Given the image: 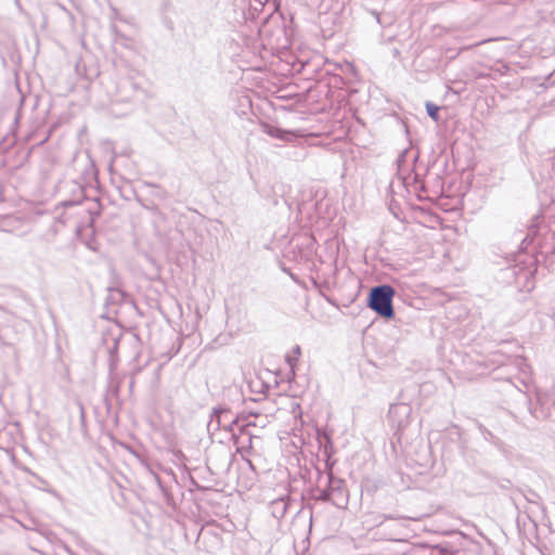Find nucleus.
Wrapping results in <instances>:
<instances>
[{
	"label": "nucleus",
	"instance_id": "nucleus-1",
	"mask_svg": "<svg viewBox=\"0 0 555 555\" xmlns=\"http://www.w3.org/2000/svg\"><path fill=\"white\" fill-rule=\"evenodd\" d=\"M395 289L388 284L375 286L371 289L367 298V306L378 315L385 319H392L395 315L392 298Z\"/></svg>",
	"mask_w": 555,
	"mask_h": 555
},
{
	"label": "nucleus",
	"instance_id": "nucleus-2",
	"mask_svg": "<svg viewBox=\"0 0 555 555\" xmlns=\"http://www.w3.org/2000/svg\"><path fill=\"white\" fill-rule=\"evenodd\" d=\"M313 498L322 502H331L337 507H345L348 503V493L345 488V481L334 477L333 473L327 474V487L318 489Z\"/></svg>",
	"mask_w": 555,
	"mask_h": 555
},
{
	"label": "nucleus",
	"instance_id": "nucleus-3",
	"mask_svg": "<svg viewBox=\"0 0 555 555\" xmlns=\"http://www.w3.org/2000/svg\"><path fill=\"white\" fill-rule=\"evenodd\" d=\"M378 534L388 541L404 544L408 542V529L403 522L391 517L388 521H378L376 524Z\"/></svg>",
	"mask_w": 555,
	"mask_h": 555
},
{
	"label": "nucleus",
	"instance_id": "nucleus-4",
	"mask_svg": "<svg viewBox=\"0 0 555 555\" xmlns=\"http://www.w3.org/2000/svg\"><path fill=\"white\" fill-rule=\"evenodd\" d=\"M216 423V429L224 428L231 430L236 420L232 418L230 409L215 408L211 414L210 424Z\"/></svg>",
	"mask_w": 555,
	"mask_h": 555
},
{
	"label": "nucleus",
	"instance_id": "nucleus-5",
	"mask_svg": "<svg viewBox=\"0 0 555 555\" xmlns=\"http://www.w3.org/2000/svg\"><path fill=\"white\" fill-rule=\"evenodd\" d=\"M287 507L288 502L284 496L273 500L270 504L271 514L276 519H281L285 516Z\"/></svg>",
	"mask_w": 555,
	"mask_h": 555
},
{
	"label": "nucleus",
	"instance_id": "nucleus-6",
	"mask_svg": "<svg viewBox=\"0 0 555 555\" xmlns=\"http://www.w3.org/2000/svg\"><path fill=\"white\" fill-rule=\"evenodd\" d=\"M264 132L272 138H276L283 141H291L294 137L292 131H285L274 126L264 125Z\"/></svg>",
	"mask_w": 555,
	"mask_h": 555
},
{
	"label": "nucleus",
	"instance_id": "nucleus-7",
	"mask_svg": "<svg viewBox=\"0 0 555 555\" xmlns=\"http://www.w3.org/2000/svg\"><path fill=\"white\" fill-rule=\"evenodd\" d=\"M390 519H391V517L387 516L385 514L367 513L364 516L363 522L365 525H367L369 527H376V524L378 521H385L386 522V521H388Z\"/></svg>",
	"mask_w": 555,
	"mask_h": 555
},
{
	"label": "nucleus",
	"instance_id": "nucleus-8",
	"mask_svg": "<svg viewBox=\"0 0 555 555\" xmlns=\"http://www.w3.org/2000/svg\"><path fill=\"white\" fill-rule=\"evenodd\" d=\"M426 111L430 118H433L435 121L439 120V107L436 104L427 102Z\"/></svg>",
	"mask_w": 555,
	"mask_h": 555
},
{
	"label": "nucleus",
	"instance_id": "nucleus-9",
	"mask_svg": "<svg viewBox=\"0 0 555 555\" xmlns=\"http://www.w3.org/2000/svg\"><path fill=\"white\" fill-rule=\"evenodd\" d=\"M293 352H294V356L288 354V356L286 357V361H287L288 365H289L292 369H294L295 363L297 362L298 357L300 356V347H299L298 345H297V346H295V348H294Z\"/></svg>",
	"mask_w": 555,
	"mask_h": 555
},
{
	"label": "nucleus",
	"instance_id": "nucleus-10",
	"mask_svg": "<svg viewBox=\"0 0 555 555\" xmlns=\"http://www.w3.org/2000/svg\"><path fill=\"white\" fill-rule=\"evenodd\" d=\"M257 1V4L259 7H262L264 2H267L268 0H256Z\"/></svg>",
	"mask_w": 555,
	"mask_h": 555
},
{
	"label": "nucleus",
	"instance_id": "nucleus-11",
	"mask_svg": "<svg viewBox=\"0 0 555 555\" xmlns=\"http://www.w3.org/2000/svg\"><path fill=\"white\" fill-rule=\"evenodd\" d=\"M247 464H248V466H249L251 469H254V465H253L251 461L247 460Z\"/></svg>",
	"mask_w": 555,
	"mask_h": 555
},
{
	"label": "nucleus",
	"instance_id": "nucleus-12",
	"mask_svg": "<svg viewBox=\"0 0 555 555\" xmlns=\"http://www.w3.org/2000/svg\"><path fill=\"white\" fill-rule=\"evenodd\" d=\"M402 554H404V551L397 552L395 555H402Z\"/></svg>",
	"mask_w": 555,
	"mask_h": 555
}]
</instances>
